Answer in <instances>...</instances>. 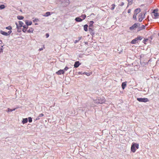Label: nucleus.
<instances>
[{"instance_id": "26", "label": "nucleus", "mask_w": 159, "mask_h": 159, "mask_svg": "<svg viewBox=\"0 0 159 159\" xmlns=\"http://www.w3.org/2000/svg\"><path fill=\"white\" fill-rule=\"evenodd\" d=\"M86 15H85V14H84V15H82L81 16H80V17H81L82 18V19H83V20H84V19H85V18H86Z\"/></svg>"}, {"instance_id": "34", "label": "nucleus", "mask_w": 159, "mask_h": 159, "mask_svg": "<svg viewBox=\"0 0 159 159\" xmlns=\"http://www.w3.org/2000/svg\"><path fill=\"white\" fill-rule=\"evenodd\" d=\"M7 29L10 30H11L12 29V27L11 26H9L7 27H6V28Z\"/></svg>"}, {"instance_id": "23", "label": "nucleus", "mask_w": 159, "mask_h": 159, "mask_svg": "<svg viewBox=\"0 0 159 159\" xmlns=\"http://www.w3.org/2000/svg\"><path fill=\"white\" fill-rule=\"evenodd\" d=\"M18 22H19V26L20 27H21L22 26L23 27V25L24 24V23L22 21H19Z\"/></svg>"}, {"instance_id": "14", "label": "nucleus", "mask_w": 159, "mask_h": 159, "mask_svg": "<svg viewBox=\"0 0 159 159\" xmlns=\"http://www.w3.org/2000/svg\"><path fill=\"white\" fill-rule=\"evenodd\" d=\"M141 11L140 9V8H137L134 11V13L136 14L137 15L138 13L140 12Z\"/></svg>"}, {"instance_id": "40", "label": "nucleus", "mask_w": 159, "mask_h": 159, "mask_svg": "<svg viewBox=\"0 0 159 159\" xmlns=\"http://www.w3.org/2000/svg\"><path fill=\"white\" fill-rule=\"evenodd\" d=\"M148 40V39H145L143 41V43H145V42H147V41Z\"/></svg>"}, {"instance_id": "7", "label": "nucleus", "mask_w": 159, "mask_h": 159, "mask_svg": "<svg viewBox=\"0 0 159 159\" xmlns=\"http://www.w3.org/2000/svg\"><path fill=\"white\" fill-rule=\"evenodd\" d=\"M56 74L58 75L63 74L64 73V71L63 70H60L56 72Z\"/></svg>"}, {"instance_id": "41", "label": "nucleus", "mask_w": 159, "mask_h": 159, "mask_svg": "<svg viewBox=\"0 0 159 159\" xmlns=\"http://www.w3.org/2000/svg\"><path fill=\"white\" fill-rule=\"evenodd\" d=\"M79 41V40H76L75 41L74 43H78Z\"/></svg>"}, {"instance_id": "5", "label": "nucleus", "mask_w": 159, "mask_h": 159, "mask_svg": "<svg viewBox=\"0 0 159 159\" xmlns=\"http://www.w3.org/2000/svg\"><path fill=\"white\" fill-rule=\"evenodd\" d=\"M11 32L12 31L11 30H9L7 32H6L4 31H2V30H1L0 31V33L1 34H2L4 35L7 36H8V35H9V34H11Z\"/></svg>"}, {"instance_id": "16", "label": "nucleus", "mask_w": 159, "mask_h": 159, "mask_svg": "<svg viewBox=\"0 0 159 159\" xmlns=\"http://www.w3.org/2000/svg\"><path fill=\"white\" fill-rule=\"evenodd\" d=\"M28 122V119L27 118H24L23 119L22 122L23 124H25Z\"/></svg>"}, {"instance_id": "31", "label": "nucleus", "mask_w": 159, "mask_h": 159, "mask_svg": "<svg viewBox=\"0 0 159 159\" xmlns=\"http://www.w3.org/2000/svg\"><path fill=\"white\" fill-rule=\"evenodd\" d=\"M111 6H112V7H111V10H113L115 8V4H112L111 5Z\"/></svg>"}, {"instance_id": "28", "label": "nucleus", "mask_w": 159, "mask_h": 159, "mask_svg": "<svg viewBox=\"0 0 159 159\" xmlns=\"http://www.w3.org/2000/svg\"><path fill=\"white\" fill-rule=\"evenodd\" d=\"M5 6L4 5H0V10L4 9L5 8Z\"/></svg>"}, {"instance_id": "8", "label": "nucleus", "mask_w": 159, "mask_h": 159, "mask_svg": "<svg viewBox=\"0 0 159 159\" xmlns=\"http://www.w3.org/2000/svg\"><path fill=\"white\" fill-rule=\"evenodd\" d=\"M81 64L79 61H76L74 65V67L77 68Z\"/></svg>"}, {"instance_id": "21", "label": "nucleus", "mask_w": 159, "mask_h": 159, "mask_svg": "<svg viewBox=\"0 0 159 159\" xmlns=\"http://www.w3.org/2000/svg\"><path fill=\"white\" fill-rule=\"evenodd\" d=\"M145 26L144 25H143L141 26V27H140L139 28V30H142L144 29H145Z\"/></svg>"}, {"instance_id": "46", "label": "nucleus", "mask_w": 159, "mask_h": 159, "mask_svg": "<svg viewBox=\"0 0 159 159\" xmlns=\"http://www.w3.org/2000/svg\"><path fill=\"white\" fill-rule=\"evenodd\" d=\"M78 74L79 75H82L83 74V73H82V72H78Z\"/></svg>"}, {"instance_id": "32", "label": "nucleus", "mask_w": 159, "mask_h": 159, "mask_svg": "<svg viewBox=\"0 0 159 159\" xmlns=\"http://www.w3.org/2000/svg\"><path fill=\"white\" fill-rule=\"evenodd\" d=\"M68 69H69V68L67 66H66L65 68L64 69H63V70L64 72H65V71H67Z\"/></svg>"}, {"instance_id": "27", "label": "nucleus", "mask_w": 159, "mask_h": 159, "mask_svg": "<svg viewBox=\"0 0 159 159\" xmlns=\"http://www.w3.org/2000/svg\"><path fill=\"white\" fill-rule=\"evenodd\" d=\"M94 23V22L93 21H91L89 22V27H92L93 26V25Z\"/></svg>"}, {"instance_id": "3", "label": "nucleus", "mask_w": 159, "mask_h": 159, "mask_svg": "<svg viewBox=\"0 0 159 159\" xmlns=\"http://www.w3.org/2000/svg\"><path fill=\"white\" fill-rule=\"evenodd\" d=\"M146 13L145 12H141L140 13L139 16V20L140 22H141L144 18L145 17V14Z\"/></svg>"}, {"instance_id": "45", "label": "nucleus", "mask_w": 159, "mask_h": 159, "mask_svg": "<svg viewBox=\"0 0 159 159\" xmlns=\"http://www.w3.org/2000/svg\"><path fill=\"white\" fill-rule=\"evenodd\" d=\"M39 119H40V117L39 116H38V117H37L36 119V120H39Z\"/></svg>"}, {"instance_id": "6", "label": "nucleus", "mask_w": 159, "mask_h": 159, "mask_svg": "<svg viewBox=\"0 0 159 159\" xmlns=\"http://www.w3.org/2000/svg\"><path fill=\"white\" fill-rule=\"evenodd\" d=\"M139 25V23H135L132 26L130 27L129 28V29L131 30H133L134 29H135L137 28V27L138 26V25Z\"/></svg>"}, {"instance_id": "54", "label": "nucleus", "mask_w": 159, "mask_h": 159, "mask_svg": "<svg viewBox=\"0 0 159 159\" xmlns=\"http://www.w3.org/2000/svg\"><path fill=\"white\" fill-rule=\"evenodd\" d=\"M158 36H159V33L158 34Z\"/></svg>"}, {"instance_id": "44", "label": "nucleus", "mask_w": 159, "mask_h": 159, "mask_svg": "<svg viewBox=\"0 0 159 159\" xmlns=\"http://www.w3.org/2000/svg\"><path fill=\"white\" fill-rule=\"evenodd\" d=\"M46 38H48V37H49V34H48L47 33V34H46Z\"/></svg>"}, {"instance_id": "51", "label": "nucleus", "mask_w": 159, "mask_h": 159, "mask_svg": "<svg viewBox=\"0 0 159 159\" xmlns=\"http://www.w3.org/2000/svg\"><path fill=\"white\" fill-rule=\"evenodd\" d=\"M81 39V37H79L78 40H79V41H80Z\"/></svg>"}, {"instance_id": "25", "label": "nucleus", "mask_w": 159, "mask_h": 159, "mask_svg": "<svg viewBox=\"0 0 159 159\" xmlns=\"http://www.w3.org/2000/svg\"><path fill=\"white\" fill-rule=\"evenodd\" d=\"M137 39L138 41V40H141L143 39V37L142 36H138L137 38H136Z\"/></svg>"}, {"instance_id": "43", "label": "nucleus", "mask_w": 159, "mask_h": 159, "mask_svg": "<svg viewBox=\"0 0 159 159\" xmlns=\"http://www.w3.org/2000/svg\"><path fill=\"white\" fill-rule=\"evenodd\" d=\"M3 51V49L2 48H1L0 49V53L1 52H2Z\"/></svg>"}, {"instance_id": "36", "label": "nucleus", "mask_w": 159, "mask_h": 159, "mask_svg": "<svg viewBox=\"0 0 159 159\" xmlns=\"http://www.w3.org/2000/svg\"><path fill=\"white\" fill-rule=\"evenodd\" d=\"M33 21L34 22H37L39 21V20L37 18H35Z\"/></svg>"}, {"instance_id": "53", "label": "nucleus", "mask_w": 159, "mask_h": 159, "mask_svg": "<svg viewBox=\"0 0 159 159\" xmlns=\"http://www.w3.org/2000/svg\"><path fill=\"white\" fill-rule=\"evenodd\" d=\"M35 25H38V24L37 23H35Z\"/></svg>"}, {"instance_id": "19", "label": "nucleus", "mask_w": 159, "mask_h": 159, "mask_svg": "<svg viewBox=\"0 0 159 159\" xmlns=\"http://www.w3.org/2000/svg\"><path fill=\"white\" fill-rule=\"evenodd\" d=\"M33 30H34V29L33 28H30V29H29V30H27V32L29 33H33Z\"/></svg>"}, {"instance_id": "48", "label": "nucleus", "mask_w": 159, "mask_h": 159, "mask_svg": "<svg viewBox=\"0 0 159 159\" xmlns=\"http://www.w3.org/2000/svg\"><path fill=\"white\" fill-rule=\"evenodd\" d=\"M131 10L130 9H129L128 11V13H129L130 12Z\"/></svg>"}, {"instance_id": "12", "label": "nucleus", "mask_w": 159, "mask_h": 159, "mask_svg": "<svg viewBox=\"0 0 159 159\" xmlns=\"http://www.w3.org/2000/svg\"><path fill=\"white\" fill-rule=\"evenodd\" d=\"M138 42L137 39L135 38L131 41V43L132 44H134L138 43Z\"/></svg>"}, {"instance_id": "39", "label": "nucleus", "mask_w": 159, "mask_h": 159, "mask_svg": "<svg viewBox=\"0 0 159 159\" xmlns=\"http://www.w3.org/2000/svg\"><path fill=\"white\" fill-rule=\"evenodd\" d=\"M27 31V30L25 29H24V28H23V29H22V31L24 32V33H25Z\"/></svg>"}, {"instance_id": "35", "label": "nucleus", "mask_w": 159, "mask_h": 159, "mask_svg": "<svg viewBox=\"0 0 159 159\" xmlns=\"http://www.w3.org/2000/svg\"><path fill=\"white\" fill-rule=\"evenodd\" d=\"M28 121L30 123L32 122V119L31 117H29L28 118Z\"/></svg>"}, {"instance_id": "11", "label": "nucleus", "mask_w": 159, "mask_h": 159, "mask_svg": "<svg viewBox=\"0 0 159 159\" xmlns=\"http://www.w3.org/2000/svg\"><path fill=\"white\" fill-rule=\"evenodd\" d=\"M75 20L78 22H80L83 20V19L79 17H77L75 19Z\"/></svg>"}, {"instance_id": "33", "label": "nucleus", "mask_w": 159, "mask_h": 159, "mask_svg": "<svg viewBox=\"0 0 159 159\" xmlns=\"http://www.w3.org/2000/svg\"><path fill=\"white\" fill-rule=\"evenodd\" d=\"M83 74H85L87 76H89L90 75L89 73L85 72L83 73Z\"/></svg>"}, {"instance_id": "13", "label": "nucleus", "mask_w": 159, "mask_h": 159, "mask_svg": "<svg viewBox=\"0 0 159 159\" xmlns=\"http://www.w3.org/2000/svg\"><path fill=\"white\" fill-rule=\"evenodd\" d=\"M25 23L28 26L31 25L32 22L31 21L26 20L25 21Z\"/></svg>"}, {"instance_id": "20", "label": "nucleus", "mask_w": 159, "mask_h": 159, "mask_svg": "<svg viewBox=\"0 0 159 159\" xmlns=\"http://www.w3.org/2000/svg\"><path fill=\"white\" fill-rule=\"evenodd\" d=\"M88 26L87 25H84V29L85 31H88Z\"/></svg>"}, {"instance_id": "1", "label": "nucleus", "mask_w": 159, "mask_h": 159, "mask_svg": "<svg viewBox=\"0 0 159 159\" xmlns=\"http://www.w3.org/2000/svg\"><path fill=\"white\" fill-rule=\"evenodd\" d=\"M105 101V99L103 98H97L96 99L94 100V102L96 103L102 104Z\"/></svg>"}, {"instance_id": "37", "label": "nucleus", "mask_w": 159, "mask_h": 159, "mask_svg": "<svg viewBox=\"0 0 159 159\" xmlns=\"http://www.w3.org/2000/svg\"><path fill=\"white\" fill-rule=\"evenodd\" d=\"M23 27L26 30H27L28 28V26L27 25H24L23 26Z\"/></svg>"}, {"instance_id": "38", "label": "nucleus", "mask_w": 159, "mask_h": 159, "mask_svg": "<svg viewBox=\"0 0 159 159\" xmlns=\"http://www.w3.org/2000/svg\"><path fill=\"white\" fill-rule=\"evenodd\" d=\"M43 116H44L43 114V113H41V114H39L38 116L40 117H43Z\"/></svg>"}, {"instance_id": "17", "label": "nucleus", "mask_w": 159, "mask_h": 159, "mask_svg": "<svg viewBox=\"0 0 159 159\" xmlns=\"http://www.w3.org/2000/svg\"><path fill=\"white\" fill-rule=\"evenodd\" d=\"M122 89H124L125 87L126 86V82H124L122 83V85H121Z\"/></svg>"}, {"instance_id": "47", "label": "nucleus", "mask_w": 159, "mask_h": 159, "mask_svg": "<svg viewBox=\"0 0 159 159\" xmlns=\"http://www.w3.org/2000/svg\"><path fill=\"white\" fill-rule=\"evenodd\" d=\"M43 48H39V51H42V50H43Z\"/></svg>"}, {"instance_id": "50", "label": "nucleus", "mask_w": 159, "mask_h": 159, "mask_svg": "<svg viewBox=\"0 0 159 159\" xmlns=\"http://www.w3.org/2000/svg\"><path fill=\"white\" fill-rule=\"evenodd\" d=\"M0 42H1V43H0V44H1L2 43V41L0 39Z\"/></svg>"}, {"instance_id": "42", "label": "nucleus", "mask_w": 159, "mask_h": 159, "mask_svg": "<svg viewBox=\"0 0 159 159\" xmlns=\"http://www.w3.org/2000/svg\"><path fill=\"white\" fill-rule=\"evenodd\" d=\"M124 4V3L123 2H121V4L120 5L121 6H123Z\"/></svg>"}, {"instance_id": "9", "label": "nucleus", "mask_w": 159, "mask_h": 159, "mask_svg": "<svg viewBox=\"0 0 159 159\" xmlns=\"http://www.w3.org/2000/svg\"><path fill=\"white\" fill-rule=\"evenodd\" d=\"M60 1L62 3L66 2V3L65 4L66 5H68L69 4V0H60Z\"/></svg>"}, {"instance_id": "15", "label": "nucleus", "mask_w": 159, "mask_h": 159, "mask_svg": "<svg viewBox=\"0 0 159 159\" xmlns=\"http://www.w3.org/2000/svg\"><path fill=\"white\" fill-rule=\"evenodd\" d=\"M89 31L90 32V34L91 35H93L95 33L93 32V30L92 29H91L90 28H89Z\"/></svg>"}, {"instance_id": "18", "label": "nucleus", "mask_w": 159, "mask_h": 159, "mask_svg": "<svg viewBox=\"0 0 159 159\" xmlns=\"http://www.w3.org/2000/svg\"><path fill=\"white\" fill-rule=\"evenodd\" d=\"M51 15L50 12H47L45 13V14L43 15V16L45 17H47L49 16H50Z\"/></svg>"}, {"instance_id": "2", "label": "nucleus", "mask_w": 159, "mask_h": 159, "mask_svg": "<svg viewBox=\"0 0 159 159\" xmlns=\"http://www.w3.org/2000/svg\"><path fill=\"white\" fill-rule=\"evenodd\" d=\"M139 145L138 144H133L131 147V151L133 152H134L136 150V149L139 148Z\"/></svg>"}, {"instance_id": "4", "label": "nucleus", "mask_w": 159, "mask_h": 159, "mask_svg": "<svg viewBox=\"0 0 159 159\" xmlns=\"http://www.w3.org/2000/svg\"><path fill=\"white\" fill-rule=\"evenodd\" d=\"M137 100L140 102H146L149 101L148 99L147 98H138L137 99Z\"/></svg>"}, {"instance_id": "49", "label": "nucleus", "mask_w": 159, "mask_h": 159, "mask_svg": "<svg viewBox=\"0 0 159 159\" xmlns=\"http://www.w3.org/2000/svg\"><path fill=\"white\" fill-rule=\"evenodd\" d=\"M16 25L17 28H18V24L16 23Z\"/></svg>"}, {"instance_id": "30", "label": "nucleus", "mask_w": 159, "mask_h": 159, "mask_svg": "<svg viewBox=\"0 0 159 159\" xmlns=\"http://www.w3.org/2000/svg\"><path fill=\"white\" fill-rule=\"evenodd\" d=\"M137 14H136L134 13L133 16V18L134 19L136 20V16Z\"/></svg>"}, {"instance_id": "29", "label": "nucleus", "mask_w": 159, "mask_h": 159, "mask_svg": "<svg viewBox=\"0 0 159 159\" xmlns=\"http://www.w3.org/2000/svg\"><path fill=\"white\" fill-rule=\"evenodd\" d=\"M8 112H11V111H15L16 109V108H14V109H10V108H8Z\"/></svg>"}, {"instance_id": "52", "label": "nucleus", "mask_w": 159, "mask_h": 159, "mask_svg": "<svg viewBox=\"0 0 159 159\" xmlns=\"http://www.w3.org/2000/svg\"><path fill=\"white\" fill-rule=\"evenodd\" d=\"M3 46H4V45H2V46H1V48H2L3 47Z\"/></svg>"}, {"instance_id": "10", "label": "nucleus", "mask_w": 159, "mask_h": 159, "mask_svg": "<svg viewBox=\"0 0 159 159\" xmlns=\"http://www.w3.org/2000/svg\"><path fill=\"white\" fill-rule=\"evenodd\" d=\"M155 10H154L153 11V13H154V19H157L158 17V16H159V14L157 12H155Z\"/></svg>"}, {"instance_id": "24", "label": "nucleus", "mask_w": 159, "mask_h": 159, "mask_svg": "<svg viewBox=\"0 0 159 159\" xmlns=\"http://www.w3.org/2000/svg\"><path fill=\"white\" fill-rule=\"evenodd\" d=\"M127 0L128 2V6L131 4L132 3V2L133 1V0Z\"/></svg>"}, {"instance_id": "22", "label": "nucleus", "mask_w": 159, "mask_h": 159, "mask_svg": "<svg viewBox=\"0 0 159 159\" xmlns=\"http://www.w3.org/2000/svg\"><path fill=\"white\" fill-rule=\"evenodd\" d=\"M17 18L18 20H22L24 18V17L21 16H17Z\"/></svg>"}]
</instances>
